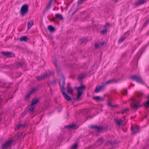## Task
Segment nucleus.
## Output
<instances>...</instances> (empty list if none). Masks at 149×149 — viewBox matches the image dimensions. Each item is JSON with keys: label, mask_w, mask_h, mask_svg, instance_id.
Returning a JSON list of instances; mask_svg holds the SVG:
<instances>
[{"label": "nucleus", "mask_w": 149, "mask_h": 149, "mask_svg": "<svg viewBox=\"0 0 149 149\" xmlns=\"http://www.w3.org/2000/svg\"><path fill=\"white\" fill-rule=\"evenodd\" d=\"M54 64L56 68V70L57 72L59 77V84L60 85V87L61 89V91L65 99L68 101H69L71 100H75L78 99L83 94V90L84 89L85 86L83 85H81L80 87H78L77 89V97L76 98H73L71 99L70 97L66 93L65 86V78L63 74L62 73L60 67H58L56 62L54 63Z\"/></svg>", "instance_id": "f257e3e1"}, {"label": "nucleus", "mask_w": 149, "mask_h": 149, "mask_svg": "<svg viewBox=\"0 0 149 149\" xmlns=\"http://www.w3.org/2000/svg\"><path fill=\"white\" fill-rule=\"evenodd\" d=\"M132 103L130 104L132 110L136 111L139 108L141 107L139 100H136L134 98L131 99Z\"/></svg>", "instance_id": "f03ea898"}, {"label": "nucleus", "mask_w": 149, "mask_h": 149, "mask_svg": "<svg viewBox=\"0 0 149 149\" xmlns=\"http://www.w3.org/2000/svg\"><path fill=\"white\" fill-rule=\"evenodd\" d=\"M90 128L95 129L97 132L102 131H106L108 129V126H97V125H91Z\"/></svg>", "instance_id": "7ed1b4c3"}, {"label": "nucleus", "mask_w": 149, "mask_h": 149, "mask_svg": "<svg viewBox=\"0 0 149 149\" xmlns=\"http://www.w3.org/2000/svg\"><path fill=\"white\" fill-rule=\"evenodd\" d=\"M28 12V7L27 4L23 5L20 9V14L22 16L25 15Z\"/></svg>", "instance_id": "20e7f679"}, {"label": "nucleus", "mask_w": 149, "mask_h": 149, "mask_svg": "<svg viewBox=\"0 0 149 149\" xmlns=\"http://www.w3.org/2000/svg\"><path fill=\"white\" fill-rule=\"evenodd\" d=\"M130 79H132L133 80H135L136 82L139 83H140L142 84L144 83L141 77L140 76H138L137 75H133Z\"/></svg>", "instance_id": "39448f33"}, {"label": "nucleus", "mask_w": 149, "mask_h": 149, "mask_svg": "<svg viewBox=\"0 0 149 149\" xmlns=\"http://www.w3.org/2000/svg\"><path fill=\"white\" fill-rule=\"evenodd\" d=\"M13 141L12 140H10L5 142L3 144L1 145V146L2 147V149H6L9 147Z\"/></svg>", "instance_id": "423d86ee"}, {"label": "nucleus", "mask_w": 149, "mask_h": 149, "mask_svg": "<svg viewBox=\"0 0 149 149\" xmlns=\"http://www.w3.org/2000/svg\"><path fill=\"white\" fill-rule=\"evenodd\" d=\"M130 34V32L128 31L123 36L121 37L118 40V42L121 43Z\"/></svg>", "instance_id": "0eeeda50"}, {"label": "nucleus", "mask_w": 149, "mask_h": 149, "mask_svg": "<svg viewBox=\"0 0 149 149\" xmlns=\"http://www.w3.org/2000/svg\"><path fill=\"white\" fill-rule=\"evenodd\" d=\"M132 134H134L138 133L139 132V127L136 125V126L132 127H131Z\"/></svg>", "instance_id": "6e6552de"}, {"label": "nucleus", "mask_w": 149, "mask_h": 149, "mask_svg": "<svg viewBox=\"0 0 149 149\" xmlns=\"http://www.w3.org/2000/svg\"><path fill=\"white\" fill-rule=\"evenodd\" d=\"M104 85L101 86L99 87H97L94 91V92L97 93L99 92L100 91L103 90L104 88Z\"/></svg>", "instance_id": "1a4fd4ad"}, {"label": "nucleus", "mask_w": 149, "mask_h": 149, "mask_svg": "<svg viewBox=\"0 0 149 149\" xmlns=\"http://www.w3.org/2000/svg\"><path fill=\"white\" fill-rule=\"evenodd\" d=\"M115 121L118 126L120 127L122 124L123 121L121 119H118L117 118H116L115 119Z\"/></svg>", "instance_id": "9d476101"}, {"label": "nucleus", "mask_w": 149, "mask_h": 149, "mask_svg": "<svg viewBox=\"0 0 149 149\" xmlns=\"http://www.w3.org/2000/svg\"><path fill=\"white\" fill-rule=\"evenodd\" d=\"M146 2L145 0H139L134 3V6L136 7Z\"/></svg>", "instance_id": "9b49d317"}, {"label": "nucleus", "mask_w": 149, "mask_h": 149, "mask_svg": "<svg viewBox=\"0 0 149 149\" xmlns=\"http://www.w3.org/2000/svg\"><path fill=\"white\" fill-rule=\"evenodd\" d=\"M27 124H20L18 125H17L15 127V130H17L18 129H20L24 128L27 126Z\"/></svg>", "instance_id": "f8f14e48"}, {"label": "nucleus", "mask_w": 149, "mask_h": 149, "mask_svg": "<svg viewBox=\"0 0 149 149\" xmlns=\"http://www.w3.org/2000/svg\"><path fill=\"white\" fill-rule=\"evenodd\" d=\"M65 128H68L69 129H71L75 130L77 128V125L75 124H72L70 125H69L65 126Z\"/></svg>", "instance_id": "ddd939ff"}, {"label": "nucleus", "mask_w": 149, "mask_h": 149, "mask_svg": "<svg viewBox=\"0 0 149 149\" xmlns=\"http://www.w3.org/2000/svg\"><path fill=\"white\" fill-rule=\"evenodd\" d=\"M39 99L38 98H35V99H32L31 102V106H33L39 102Z\"/></svg>", "instance_id": "4468645a"}, {"label": "nucleus", "mask_w": 149, "mask_h": 149, "mask_svg": "<svg viewBox=\"0 0 149 149\" xmlns=\"http://www.w3.org/2000/svg\"><path fill=\"white\" fill-rule=\"evenodd\" d=\"M1 53L3 55L7 57H11L12 53L11 52H1Z\"/></svg>", "instance_id": "2eb2a0df"}, {"label": "nucleus", "mask_w": 149, "mask_h": 149, "mask_svg": "<svg viewBox=\"0 0 149 149\" xmlns=\"http://www.w3.org/2000/svg\"><path fill=\"white\" fill-rule=\"evenodd\" d=\"M104 44V42L96 43L95 45V47L96 48H100L103 46Z\"/></svg>", "instance_id": "dca6fc26"}, {"label": "nucleus", "mask_w": 149, "mask_h": 149, "mask_svg": "<svg viewBox=\"0 0 149 149\" xmlns=\"http://www.w3.org/2000/svg\"><path fill=\"white\" fill-rule=\"evenodd\" d=\"M93 99L97 101H102L104 100V99L101 97L100 96H94L93 97Z\"/></svg>", "instance_id": "f3484780"}, {"label": "nucleus", "mask_w": 149, "mask_h": 149, "mask_svg": "<svg viewBox=\"0 0 149 149\" xmlns=\"http://www.w3.org/2000/svg\"><path fill=\"white\" fill-rule=\"evenodd\" d=\"M117 82V81H116V80L115 79H112L111 80H108V81L105 82L104 83V85L106 84H111L113 83L114 82Z\"/></svg>", "instance_id": "a211bd4d"}, {"label": "nucleus", "mask_w": 149, "mask_h": 149, "mask_svg": "<svg viewBox=\"0 0 149 149\" xmlns=\"http://www.w3.org/2000/svg\"><path fill=\"white\" fill-rule=\"evenodd\" d=\"M33 20H30L28 22L27 25L28 29H29L33 25Z\"/></svg>", "instance_id": "6ab92c4d"}, {"label": "nucleus", "mask_w": 149, "mask_h": 149, "mask_svg": "<svg viewBox=\"0 0 149 149\" xmlns=\"http://www.w3.org/2000/svg\"><path fill=\"white\" fill-rule=\"evenodd\" d=\"M46 77H47V75L45 74H43L41 75L40 76L37 77V80L38 81H40Z\"/></svg>", "instance_id": "aec40b11"}, {"label": "nucleus", "mask_w": 149, "mask_h": 149, "mask_svg": "<svg viewBox=\"0 0 149 149\" xmlns=\"http://www.w3.org/2000/svg\"><path fill=\"white\" fill-rule=\"evenodd\" d=\"M68 86L67 87L68 89L67 90V93L68 94H71L72 93L73 90L72 88L69 86V84H68Z\"/></svg>", "instance_id": "412c9836"}, {"label": "nucleus", "mask_w": 149, "mask_h": 149, "mask_svg": "<svg viewBox=\"0 0 149 149\" xmlns=\"http://www.w3.org/2000/svg\"><path fill=\"white\" fill-rule=\"evenodd\" d=\"M55 18L57 19H59L60 20H63V18L62 15L60 14H56L55 15Z\"/></svg>", "instance_id": "4be33fe9"}, {"label": "nucleus", "mask_w": 149, "mask_h": 149, "mask_svg": "<svg viewBox=\"0 0 149 149\" xmlns=\"http://www.w3.org/2000/svg\"><path fill=\"white\" fill-rule=\"evenodd\" d=\"M116 143V141H108L105 145V146H106L108 145H113Z\"/></svg>", "instance_id": "5701e85b"}, {"label": "nucleus", "mask_w": 149, "mask_h": 149, "mask_svg": "<svg viewBox=\"0 0 149 149\" xmlns=\"http://www.w3.org/2000/svg\"><path fill=\"white\" fill-rule=\"evenodd\" d=\"M28 39V38L26 36H22L19 39L20 41H24V42H26Z\"/></svg>", "instance_id": "b1692460"}, {"label": "nucleus", "mask_w": 149, "mask_h": 149, "mask_svg": "<svg viewBox=\"0 0 149 149\" xmlns=\"http://www.w3.org/2000/svg\"><path fill=\"white\" fill-rule=\"evenodd\" d=\"M53 1V0H51L49 1V3L48 4V5L46 6L45 10H48L49 9V8H50L51 4H52V2Z\"/></svg>", "instance_id": "393cba45"}, {"label": "nucleus", "mask_w": 149, "mask_h": 149, "mask_svg": "<svg viewBox=\"0 0 149 149\" xmlns=\"http://www.w3.org/2000/svg\"><path fill=\"white\" fill-rule=\"evenodd\" d=\"M24 63L23 62H19L17 63H16V65L18 68H20L22 67L24 65Z\"/></svg>", "instance_id": "a878e982"}, {"label": "nucleus", "mask_w": 149, "mask_h": 149, "mask_svg": "<svg viewBox=\"0 0 149 149\" xmlns=\"http://www.w3.org/2000/svg\"><path fill=\"white\" fill-rule=\"evenodd\" d=\"M48 29L51 32L55 30V28L51 25L48 26Z\"/></svg>", "instance_id": "bb28decb"}, {"label": "nucleus", "mask_w": 149, "mask_h": 149, "mask_svg": "<svg viewBox=\"0 0 149 149\" xmlns=\"http://www.w3.org/2000/svg\"><path fill=\"white\" fill-rule=\"evenodd\" d=\"M38 88L36 87V88H33L32 89L30 92L29 93L31 95L35 93L36 91L38 90Z\"/></svg>", "instance_id": "cd10ccee"}, {"label": "nucleus", "mask_w": 149, "mask_h": 149, "mask_svg": "<svg viewBox=\"0 0 149 149\" xmlns=\"http://www.w3.org/2000/svg\"><path fill=\"white\" fill-rule=\"evenodd\" d=\"M31 106V107L29 109L28 111L27 112L29 111L30 113L33 112L35 108L33 106Z\"/></svg>", "instance_id": "c85d7f7f"}, {"label": "nucleus", "mask_w": 149, "mask_h": 149, "mask_svg": "<svg viewBox=\"0 0 149 149\" xmlns=\"http://www.w3.org/2000/svg\"><path fill=\"white\" fill-rule=\"evenodd\" d=\"M107 28L104 29V30H102L101 31V34L102 35H104L105 33H107Z\"/></svg>", "instance_id": "c756f323"}, {"label": "nucleus", "mask_w": 149, "mask_h": 149, "mask_svg": "<svg viewBox=\"0 0 149 149\" xmlns=\"http://www.w3.org/2000/svg\"><path fill=\"white\" fill-rule=\"evenodd\" d=\"M87 42V40L86 38L83 39H81L80 40V42L81 44H82L83 43H86Z\"/></svg>", "instance_id": "7c9ffc66"}, {"label": "nucleus", "mask_w": 149, "mask_h": 149, "mask_svg": "<svg viewBox=\"0 0 149 149\" xmlns=\"http://www.w3.org/2000/svg\"><path fill=\"white\" fill-rule=\"evenodd\" d=\"M29 93L28 94H27L24 97V100H28L29 98L30 97L31 95Z\"/></svg>", "instance_id": "2f4dec72"}, {"label": "nucleus", "mask_w": 149, "mask_h": 149, "mask_svg": "<svg viewBox=\"0 0 149 149\" xmlns=\"http://www.w3.org/2000/svg\"><path fill=\"white\" fill-rule=\"evenodd\" d=\"M129 109L127 108H126L124 109L123 110V111H121V113L123 114L125 113H126V112L128 111H129Z\"/></svg>", "instance_id": "473e14b6"}, {"label": "nucleus", "mask_w": 149, "mask_h": 149, "mask_svg": "<svg viewBox=\"0 0 149 149\" xmlns=\"http://www.w3.org/2000/svg\"><path fill=\"white\" fill-rule=\"evenodd\" d=\"M84 76V74H81L79 75L78 77V79L79 80H80Z\"/></svg>", "instance_id": "72a5a7b5"}, {"label": "nucleus", "mask_w": 149, "mask_h": 149, "mask_svg": "<svg viewBox=\"0 0 149 149\" xmlns=\"http://www.w3.org/2000/svg\"><path fill=\"white\" fill-rule=\"evenodd\" d=\"M108 105L109 106H110L111 107H115V105H112L111 101L109 100L108 103Z\"/></svg>", "instance_id": "f704fd0d"}, {"label": "nucleus", "mask_w": 149, "mask_h": 149, "mask_svg": "<svg viewBox=\"0 0 149 149\" xmlns=\"http://www.w3.org/2000/svg\"><path fill=\"white\" fill-rule=\"evenodd\" d=\"M77 147V143H75L71 147V149H76Z\"/></svg>", "instance_id": "c9c22d12"}, {"label": "nucleus", "mask_w": 149, "mask_h": 149, "mask_svg": "<svg viewBox=\"0 0 149 149\" xmlns=\"http://www.w3.org/2000/svg\"><path fill=\"white\" fill-rule=\"evenodd\" d=\"M103 138H99V139H98L97 140V143H99L100 142H103Z\"/></svg>", "instance_id": "e433bc0d"}, {"label": "nucleus", "mask_w": 149, "mask_h": 149, "mask_svg": "<svg viewBox=\"0 0 149 149\" xmlns=\"http://www.w3.org/2000/svg\"><path fill=\"white\" fill-rule=\"evenodd\" d=\"M56 79H54L52 81L50 82V84H56Z\"/></svg>", "instance_id": "4c0bfd02"}, {"label": "nucleus", "mask_w": 149, "mask_h": 149, "mask_svg": "<svg viewBox=\"0 0 149 149\" xmlns=\"http://www.w3.org/2000/svg\"><path fill=\"white\" fill-rule=\"evenodd\" d=\"M127 89H125L124 92H122V95H126L127 94Z\"/></svg>", "instance_id": "58836bf2"}, {"label": "nucleus", "mask_w": 149, "mask_h": 149, "mask_svg": "<svg viewBox=\"0 0 149 149\" xmlns=\"http://www.w3.org/2000/svg\"><path fill=\"white\" fill-rule=\"evenodd\" d=\"M53 73V72H49V73H46V74H45L46 75H47V77H49L50 76H51L52 75V74Z\"/></svg>", "instance_id": "ea45409f"}, {"label": "nucleus", "mask_w": 149, "mask_h": 149, "mask_svg": "<svg viewBox=\"0 0 149 149\" xmlns=\"http://www.w3.org/2000/svg\"><path fill=\"white\" fill-rule=\"evenodd\" d=\"M109 26V23H107L104 26V29L107 28V27Z\"/></svg>", "instance_id": "a19ab883"}, {"label": "nucleus", "mask_w": 149, "mask_h": 149, "mask_svg": "<svg viewBox=\"0 0 149 149\" xmlns=\"http://www.w3.org/2000/svg\"><path fill=\"white\" fill-rule=\"evenodd\" d=\"M27 111H25L24 112L22 113V116L23 117L27 113Z\"/></svg>", "instance_id": "79ce46f5"}, {"label": "nucleus", "mask_w": 149, "mask_h": 149, "mask_svg": "<svg viewBox=\"0 0 149 149\" xmlns=\"http://www.w3.org/2000/svg\"><path fill=\"white\" fill-rule=\"evenodd\" d=\"M143 95V94L142 93H139L138 94V97H141Z\"/></svg>", "instance_id": "37998d69"}, {"label": "nucleus", "mask_w": 149, "mask_h": 149, "mask_svg": "<svg viewBox=\"0 0 149 149\" xmlns=\"http://www.w3.org/2000/svg\"><path fill=\"white\" fill-rule=\"evenodd\" d=\"M6 84H5L4 85V87L5 88H10V86L8 85H6Z\"/></svg>", "instance_id": "c03bdc74"}, {"label": "nucleus", "mask_w": 149, "mask_h": 149, "mask_svg": "<svg viewBox=\"0 0 149 149\" xmlns=\"http://www.w3.org/2000/svg\"><path fill=\"white\" fill-rule=\"evenodd\" d=\"M55 18L54 17L53 18H52L51 19L49 20L51 21H55Z\"/></svg>", "instance_id": "a18cd8bd"}, {"label": "nucleus", "mask_w": 149, "mask_h": 149, "mask_svg": "<svg viewBox=\"0 0 149 149\" xmlns=\"http://www.w3.org/2000/svg\"><path fill=\"white\" fill-rule=\"evenodd\" d=\"M22 134H19L18 135V137L19 138H20L21 137L22 135Z\"/></svg>", "instance_id": "49530a36"}, {"label": "nucleus", "mask_w": 149, "mask_h": 149, "mask_svg": "<svg viewBox=\"0 0 149 149\" xmlns=\"http://www.w3.org/2000/svg\"><path fill=\"white\" fill-rule=\"evenodd\" d=\"M77 10H78V9H77L74 12H73L72 13V15H73L74 14L77 12Z\"/></svg>", "instance_id": "de8ad7c7"}, {"label": "nucleus", "mask_w": 149, "mask_h": 149, "mask_svg": "<svg viewBox=\"0 0 149 149\" xmlns=\"http://www.w3.org/2000/svg\"><path fill=\"white\" fill-rule=\"evenodd\" d=\"M113 1L115 3H116L118 2V0H113Z\"/></svg>", "instance_id": "09e8293b"}, {"label": "nucleus", "mask_w": 149, "mask_h": 149, "mask_svg": "<svg viewBox=\"0 0 149 149\" xmlns=\"http://www.w3.org/2000/svg\"><path fill=\"white\" fill-rule=\"evenodd\" d=\"M89 149H94L93 148H92L91 147H90L89 148Z\"/></svg>", "instance_id": "8fccbe9b"}, {"label": "nucleus", "mask_w": 149, "mask_h": 149, "mask_svg": "<svg viewBox=\"0 0 149 149\" xmlns=\"http://www.w3.org/2000/svg\"><path fill=\"white\" fill-rule=\"evenodd\" d=\"M70 3H68V5H67V6H68L70 5Z\"/></svg>", "instance_id": "3c124183"}, {"label": "nucleus", "mask_w": 149, "mask_h": 149, "mask_svg": "<svg viewBox=\"0 0 149 149\" xmlns=\"http://www.w3.org/2000/svg\"><path fill=\"white\" fill-rule=\"evenodd\" d=\"M131 84H132V86H134V84H133L132 83H131Z\"/></svg>", "instance_id": "603ef678"}, {"label": "nucleus", "mask_w": 149, "mask_h": 149, "mask_svg": "<svg viewBox=\"0 0 149 149\" xmlns=\"http://www.w3.org/2000/svg\"><path fill=\"white\" fill-rule=\"evenodd\" d=\"M2 115V114L1 113H0V115L1 116Z\"/></svg>", "instance_id": "864d4df0"}, {"label": "nucleus", "mask_w": 149, "mask_h": 149, "mask_svg": "<svg viewBox=\"0 0 149 149\" xmlns=\"http://www.w3.org/2000/svg\"><path fill=\"white\" fill-rule=\"evenodd\" d=\"M67 7H68V6H67L66 7V9H67Z\"/></svg>", "instance_id": "5fc2aeb1"}, {"label": "nucleus", "mask_w": 149, "mask_h": 149, "mask_svg": "<svg viewBox=\"0 0 149 149\" xmlns=\"http://www.w3.org/2000/svg\"><path fill=\"white\" fill-rule=\"evenodd\" d=\"M54 1H56L55 0H54Z\"/></svg>", "instance_id": "6e6d98bb"}, {"label": "nucleus", "mask_w": 149, "mask_h": 149, "mask_svg": "<svg viewBox=\"0 0 149 149\" xmlns=\"http://www.w3.org/2000/svg\"><path fill=\"white\" fill-rule=\"evenodd\" d=\"M118 113H120V112H118Z\"/></svg>", "instance_id": "4d7b16f0"}, {"label": "nucleus", "mask_w": 149, "mask_h": 149, "mask_svg": "<svg viewBox=\"0 0 149 149\" xmlns=\"http://www.w3.org/2000/svg\"><path fill=\"white\" fill-rule=\"evenodd\" d=\"M53 10H55V8H54V9H53Z\"/></svg>", "instance_id": "13d9d810"}]
</instances>
